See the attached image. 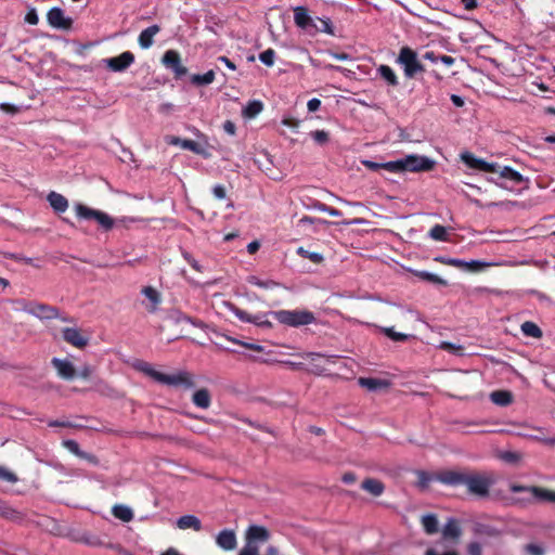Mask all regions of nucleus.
<instances>
[{"instance_id": "f257e3e1", "label": "nucleus", "mask_w": 555, "mask_h": 555, "mask_svg": "<svg viewBox=\"0 0 555 555\" xmlns=\"http://www.w3.org/2000/svg\"><path fill=\"white\" fill-rule=\"evenodd\" d=\"M461 159L465 165L472 169H476L483 172H492L495 177H492L490 181L494 182L501 188L508 189L507 182L512 185H518L525 182V178L521 173L514 170L508 166L501 167L494 163H488L485 159L476 157L470 152H464L461 154Z\"/></svg>"}, {"instance_id": "f03ea898", "label": "nucleus", "mask_w": 555, "mask_h": 555, "mask_svg": "<svg viewBox=\"0 0 555 555\" xmlns=\"http://www.w3.org/2000/svg\"><path fill=\"white\" fill-rule=\"evenodd\" d=\"M133 367L137 371L153 378L157 383L164 385L183 387L185 389L195 387V383L192 378V375L189 372H179L177 374L169 375L156 371L155 369L152 367V365L149 362L145 361H138L137 363H134Z\"/></svg>"}, {"instance_id": "7ed1b4c3", "label": "nucleus", "mask_w": 555, "mask_h": 555, "mask_svg": "<svg viewBox=\"0 0 555 555\" xmlns=\"http://www.w3.org/2000/svg\"><path fill=\"white\" fill-rule=\"evenodd\" d=\"M435 167V162L427 156L408 155L404 158L382 163V169L389 172H425L430 171Z\"/></svg>"}, {"instance_id": "20e7f679", "label": "nucleus", "mask_w": 555, "mask_h": 555, "mask_svg": "<svg viewBox=\"0 0 555 555\" xmlns=\"http://www.w3.org/2000/svg\"><path fill=\"white\" fill-rule=\"evenodd\" d=\"M269 314L279 323L291 327L309 325L317 321L314 313L305 309L270 311Z\"/></svg>"}, {"instance_id": "39448f33", "label": "nucleus", "mask_w": 555, "mask_h": 555, "mask_svg": "<svg viewBox=\"0 0 555 555\" xmlns=\"http://www.w3.org/2000/svg\"><path fill=\"white\" fill-rule=\"evenodd\" d=\"M397 62L402 66L406 78H415L417 74L425 72L424 65L417 59V53L410 47L400 49Z\"/></svg>"}, {"instance_id": "423d86ee", "label": "nucleus", "mask_w": 555, "mask_h": 555, "mask_svg": "<svg viewBox=\"0 0 555 555\" xmlns=\"http://www.w3.org/2000/svg\"><path fill=\"white\" fill-rule=\"evenodd\" d=\"M494 483L491 475L469 473L466 488L467 492L474 496L485 499L489 496L490 487Z\"/></svg>"}, {"instance_id": "0eeeda50", "label": "nucleus", "mask_w": 555, "mask_h": 555, "mask_svg": "<svg viewBox=\"0 0 555 555\" xmlns=\"http://www.w3.org/2000/svg\"><path fill=\"white\" fill-rule=\"evenodd\" d=\"M75 210L78 218L85 220H95L106 231L114 227V219L106 212L90 208L83 204H77L75 206Z\"/></svg>"}, {"instance_id": "6e6552de", "label": "nucleus", "mask_w": 555, "mask_h": 555, "mask_svg": "<svg viewBox=\"0 0 555 555\" xmlns=\"http://www.w3.org/2000/svg\"><path fill=\"white\" fill-rule=\"evenodd\" d=\"M512 433L518 437L527 438L547 446H553L555 443V438H547L543 428L519 424L514 425V430Z\"/></svg>"}, {"instance_id": "1a4fd4ad", "label": "nucleus", "mask_w": 555, "mask_h": 555, "mask_svg": "<svg viewBox=\"0 0 555 555\" xmlns=\"http://www.w3.org/2000/svg\"><path fill=\"white\" fill-rule=\"evenodd\" d=\"M509 490L514 493L529 492L539 501L555 503V490L538 486H522L517 483H511Z\"/></svg>"}, {"instance_id": "9d476101", "label": "nucleus", "mask_w": 555, "mask_h": 555, "mask_svg": "<svg viewBox=\"0 0 555 555\" xmlns=\"http://www.w3.org/2000/svg\"><path fill=\"white\" fill-rule=\"evenodd\" d=\"M166 68L173 72L176 78H180L188 73V68L182 64L180 53L176 50H168L162 59Z\"/></svg>"}, {"instance_id": "9b49d317", "label": "nucleus", "mask_w": 555, "mask_h": 555, "mask_svg": "<svg viewBox=\"0 0 555 555\" xmlns=\"http://www.w3.org/2000/svg\"><path fill=\"white\" fill-rule=\"evenodd\" d=\"M104 63L109 70L121 73L134 63V54L130 51H125L118 56L105 59Z\"/></svg>"}, {"instance_id": "f8f14e48", "label": "nucleus", "mask_w": 555, "mask_h": 555, "mask_svg": "<svg viewBox=\"0 0 555 555\" xmlns=\"http://www.w3.org/2000/svg\"><path fill=\"white\" fill-rule=\"evenodd\" d=\"M48 23L59 29H69L73 21L64 15V11L60 8H52L47 14Z\"/></svg>"}, {"instance_id": "ddd939ff", "label": "nucleus", "mask_w": 555, "mask_h": 555, "mask_svg": "<svg viewBox=\"0 0 555 555\" xmlns=\"http://www.w3.org/2000/svg\"><path fill=\"white\" fill-rule=\"evenodd\" d=\"M63 339L76 347V348H85L88 345V337L83 336L81 331L76 327H65L62 331Z\"/></svg>"}, {"instance_id": "4468645a", "label": "nucleus", "mask_w": 555, "mask_h": 555, "mask_svg": "<svg viewBox=\"0 0 555 555\" xmlns=\"http://www.w3.org/2000/svg\"><path fill=\"white\" fill-rule=\"evenodd\" d=\"M169 144L179 145L183 150L191 151L197 155H202L204 157L208 156L206 151V146L201 144L199 142H195L190 139H181L179 137H171L168 141Z\"/></svg>"}, {"instance_id": "2eb2a0df", "label": "nucleus", "mask_w": 555, "mask_h": 555, "mask_svg": "<svg viewBox=\"0 0 555 555\" xmlns=\"http://www.w3.org/2000/svg\"><path fill=\"white\" fill-rule=\"evenodd\" d=\"M51 364L56 370L57 375L65 380H72L76 377L77 372L73 363L68 360L53 358Z\"/></svg>"}, {"instance_id": "dca6fc26", "label": "nucleus", "mask_w": 555, "mask_h": 555, "mask_svg": "<svg viewBox=\"0 0 555 555\" xmlns=\"http://www.w3.org/2000/svg\"><path fill=\"white\" fill-rule=\"evenodd\" d=\"M25 310L40 319L51 320L59 318V309L46 304H31L29 308L25 307Z\"/></svg>"}, {"instance_id": "f3484780", "label": "nucleus", "mask_w": 555, "mask_h": 555, "mask_svg": "<svg viewBox=\"0 0 555 555\" xmlns=\"http://www.w3.org/2000/svg\"><path fill=\"white\" fill-rule=\"evenodd\" d=\"M141 294L147 299V302L143 304L146 311L149 313H155L158 310V306L162 304L160 293L153 286H144L141 289Z\"/></svg>"}, {"instance_id": "a211bd4d", "label": "nucleus", "mask_w": 555, "mask_h": 555, "mask_svg": "<svg viewBox=\"0 0 555 555\" xmlns=\"http://www.w3.org/2000/svg\"><path fill=\"white\" fill-rule=\"evenodd\" d=\"M468 476H469V473L457 472V470H446L439 475L438 480L444 485L453 486V487L461 486V485L466 486Z\"/></svg>"}, {"instance_id": "6ab92c4d", "label": "nucleus", "mask_w": 555, "mask_h": 555, "mask_svg": "<svg viewBox=\"0 0 555 555\" xmlns=\"http://www.w3.org/2000/svg\"><path fill=\"white\" fill-rule=\"evenodd\" d=\"M160 31V27L158 25H152L147 28L143 29L139 37L138 43L142 49H149L154 43V37Z\"/></svg>"}, {"instance_id": "aec40b11", "label": "nucleus", "mask_w": 555, "mask_h": 555, "mask_svg": "<svg viewBox=\"0 0 555 555\" xmlns=\"http://www.w3.org/2000/svg\"><path fill=\"white\" fill-rule=\"evenodd\" d=\"M217 544L224 551H232L236 546V537L232 530H222L216 539Z\"/></svg>"}, {"instance_id": "412c9836", "label": "nucleus", "mask_w": 555, "mask_h": 555, "mask_svg": "<svg viewBox=\"0 0 555 555\" xmlns=\"http://www.w3.org/2000/svg\"><path fill=\"white\" fill-rule=\"evenodd\" d=\"M47 199L53 210L57 214L65 212L68 208V201L65 196L54 191L50 192Z\"/></svg>"}, {"instance_id": "4be33fe9", "label": "nucleus", "mask_w": 555, "mask_h": 555, "mask_svg": "<svg viewBox=\"0 0 555 555\" xmlns=\"http://www.w3.org/2000/svg\"><path fill=\"white\" fill-rule=\"evenodd\" d=\"M294 21L295 24L302 29L313 27L314 25L312 18L308 14L307 9L304 7H297L294 9Z\"/></svg>"}, {"instance_id": "5701e85b", "label": "nucleus", "mask_w": 555, "mask_h": 555, "mask_svg": "<svg viewBox=\"0 0 555 555\" xmlns=\"http://www.w3.org/2000/svg\"><path fill=\"white\" fill-rule=\"evenodd\" d=\"M246 538L250 544L256 541L264 542L269 539V531L262 526L253 525L248 528Z\"/></svg>"}, {"instance_id": "b1692460", "label": "nucleus", "mask_w": 555, "mask_h": 555, "mask_svg": "<svg viewBox=\"0 0 555 555\" xmlns=\"http://www.w3.org/2000/svg\"><path fill=\"white\" fill-rule=\"evenodd\" d=\"M192 402L201 409H208L211 404V395L207 388L196 390L192 396Z\"/></svg>"}, {"instance_id": "393cba45", "label": "nucleus", "mask_w": 555, "mask_h": 555, "mask_svg": "<svg viewBox=\"0 0 555 555\" xmlns=\"http://www.w3.org/2000/svg\"><path fill=\"white\" fill-rule=\"evenodd\" d=\"M361 488L374 496H379L385 491L384 483L375 478H366L362 481Z\"/></svg>"}, {"instance_id": "a878e982", "label": "nucleus", "mask_w": 555, "mask_h": 555, "mask_svg": "<svg viewBox=\"0 0 555 555\" xmlns=\"http://www.w3.org/2000/svg\"><path fill=\"white\" fill-rule=\"evenodd\" d=\"M177 526L181 530L193 529L194 531L202 530L201 520L194 515H184L177 520Z\"/></svg>"}, {"instance_id": "bb28decb", "label": "nucleus", "mask_w": 555, "mask_h": 555, "mask_svg": "<svg viewBox=\"0 0 555 555\" xmlns=\"http://www.w3.org/2000/svg\"><path fill=\"white\" fill-rule=\"evenodd\" d=\"M462 534V529L459 521L454 518H450L442 529V535L444 539L457 540Z\"/></svg>"}, {"instance_id": "cd10ccee", "label": "nucleus", "mask_w": 555, "mask_h": 555, "mask_svg": "<svg viewBox=\"0 0 555 555\" xmlns=\"http://www.w3.org/2000/svg\"><path fill=\"white\" fill-rule=\"evenodd\" d=\"M493 403L500 406H507L513 402V393L508 390H495L490 393Z\"/></svg>"}, {"instance_id": "c85d7f7f", "label": "nucleus", "mask_w": 555, "mask_h": 555, "mask_svg": "<svg viewBox=\"0 0 555 555\" xmlns=\"http://www.w3.org/2000/svg\"><path fill=\"white\" fill-rule=\"evenodd\" d=\"M359 384L369 389V390H377L382 388H386L389 386V383L385 379L374 378V377H361L359 378Z\"/></svg>"}, {"instance_id": "c756f323", "label": "nucleus", "mask_w": 555, "mask_h": 555, "mask_svg": "<svg viewBox=\"0 0 555 555\" xmlns=\"http://www.w3.org/2000/svg\"><path fill=\"white\" fill-rule=\"evenodd\" d=\"M234 313L241 321L247 322V323H253L258 326H261V324L264 320V317H267V314L251 315L247 311L238 309V308H235ZM268 315H270V314L268 313Z\"/></svg>"}, {"instance_id": "7c9ffc66", "label": "nucleus", "mask_w": 555, "mask_h": 555, "mask_svg": "<svg viewBox=\"0 0 555 555\" xmlns=\"http://www.w3.org/2000/svg\"><path fill=\"white\" fill-rule=\"evenodd\" d=\"M377 73L389 86L397 87L399 85L398 77L393 69L388 65H380Z\"/></svg>"}, {"instance_id": "2f4dec72", "label": "nucleus", "mask_w": 555, "mask_h": 555, "mask_svg": "<svg viewBox=\"0 0 555 555\" xmlns=\"http://www.w3.org/2000/svg\"><path fill=\"white\" fill-rule=\"evenodd\" d=\"M447 266L455 267L459 269H468V270H479L483 264L480 261L472 260L470 262H466L462 259L451 258L447 261Z\"/></svg>"}, {"instance_id": "473e14b6", "label": "nucleus", "mask_w": 555, "mask_h": 555, "mask_svg": "<svg viewBox=\"0 0 555 555\" xmlns=\"http://www.w3.org/2000/svg\"><path fill=\"white\" fill-rule=\"evenodd\" d=\"M263 109V104L261 101L254 100L249 101L247 105L243 109V116L245 118H255L258 114H260Z\"/></svg>"}, {"instance_id": "72a5a7b5", "label": "nucleus", "mask_w": 555, "mask_h": 555, "mask_svg": "<svg viewBox=\"0 0 555 555\" xmlns=\"http://www.w3.org/2000/svg\"><path fill=\"white\" fill-rule=\"evenodd\" d=\"M413 274L415 276H417L418 279L429 282V283H433V284H438V285H442V286H446L448 284V282L446 280L441 279L437 274H434V273H430L427 271L415 270V271H413Z\"/></svg>"}, {"instance_id": "f704fd0d", "label": "nucleus", "mask_w": 555, "mask_h": 555, "mask_svg": "<svg viewBox=\"0 0 555 555\" xmlns=\"http://www.w3.org/2000/svg\"><path fill=\"white\" fill-rule=\"evenodd\" d=\"M422 525L428 534L438 532V519L434 514H427L422 517Z\"/></svg>"}, {"instance_id": "c9c22d12", "label": "nucleus", "mask_w": 555, "mask_h": 555, "mask_svg": "<svg viewBox=\"0 0 555 555\" xmlns=\"http://www.w3.org/2000/svg\"><path fill=\"white\" fill-rule=\"evenodd\" d=\"M0 517L9 519V520H20L22 519V515L18 511L14 509L5 502L0 500Z\"/></svg>"}, {"instance_id": "e433bc0d", "label": "nucleus", "mask_w": 555, "mask_h": 555, "mask_svg": "<svg viewBox=\"0 0 555 555\" xmlns=\"http://www.w3.org/2000/svg\"><path fill=\"white\" fill-rule=\"evenodd\" d=\"M521 332L525 336L533 338H541L543 335L541 328L531 321H526L521 324Z\"/></svg>"}, {"instance_id": "4c0bfd02", "label": "nucleus", "mask_w": 555, "mask_h": 555, "mask_svg": "<svg viewBox=\"0 0 555 555\" xmlns=\"http://www.w3.org/2000/svg\"><path fill=\"white\" fill-rule=\"evenodd\" d=\"M215 72L212 69L208 70L207 73L199 75L195 74L191 77V81L195 86H207L214 82L215 80Z\"/></svg>"}, {"instance_id": "58836bf2", "label": "nucleus", "mask_w": 555, "mask_h": 555, "mask_svg": "<svg viewBox=\"0 0 555 555\" xmlns=\"http://www.w3.org/2000/svg\"><path fill=\"white\" fill-rule=\"evenodd\" d=\"M112 512L116 518H118L122 521H126V522L132 520V518H133V513H132L131 508H129L128 506H125V505H115L113 507Z\"/></svg>"}, {"instance_id": "ea45409f", "label": "nucleus", "mask_w": 555, "mask_h": 555, "mask_svg": "<svg viewBox=\"0 0 555 555\" xmlns=\"http://www.w3.org/2000/svg\"><path fill=\"white\" fill-rule=\"evenodd\" d=\"M525 555H545V547L541 543L531 542L522 546Z\"/></svg>"}, {"instance_id": "a19ab883", "label": "nucleus", "mask_w": 555, "mask_h": 555, "mask_svg": "<svg viewBox=\"0 0 555 555\" xmlns=\"http://www.w3.org/2000/svg\"><path fill=\"white\" fill-rule=\"evenodd\" d=\"M429 236L435 241L447 242L448 233L446 227L441 224H435L429 231Z\"/></svg>"}, {"instance_id": "79ce46f5", "label": "nucleus", "mask_w": 555, "mask_h": 555, "mask_svg": "<svg viewBox=\"0 0 555 555\" xmlns=\"http://www.w3.org/2000/svg\"><path fill=\"white\" fill-rule=\"evenodd\" d=\"M297 254L302 258L309 259L313 263H321L324 260V257L320 253L309 251L304 247H299L297 249Z\"/></svg>"}, {"instance_id": "37998d69", "label": "nucleus", "mask_w": 555, "mask_h": 555, "mask_svg": "<svg viewBox=\"0 0 555 555\" xmlns=\"http://www.w3.org/2000/svg\"><path fill=\"white\" fill-rule=\"evenodd\" d=\"M382 332L393 341H405L409 339V335L396 332L393 327H383Z\"/></svg>"}, {"instance_id": "c03bdc74", "label": "nucleus", "mask_w": 555, "mask_h": 555, "mask_svg": "<svg viewBox=\"0 0 555 555\" xmlns=\"http://www.w3.org/2000/svg\"><path fill=\"white\" fill-rule=\"evenodd\" d=\"M320 25L315 24L313 27L317 31L334 35L333 25L330 18H318Z\"/></svg>"}, {"instance_id": "a18cd8bd", "label": "nucleus", "mask_w": 555, "mask_h": 555, "mask_svg": "<svg viewBox=\"0 0 555 555\" xmlns=\"http://www.w3.org/2000/svg\"><path fill=\"white\" fill-rule=\"evenodd\" d=\"M275 51L271 48L264 50L259 54V60L267 66L274 64Z\"/></svg>"}, {"instance_id": "49530a36", "label": "nucleus", "mask_w": 555, "mask_h": 555, "mask_svg": "<svg viewBox=\"0 0 555 555\" xmlns=\"http://www.w3.org/2000/svg\"><path fill=\"white\" fill-rule=\"evenodd\" d=\"M311 137L320 145L326 144L330 140V133L325 130H315L311 132Z\"/></svg>"}, {"instance_id": "de8ad7c7", "label": "nucleus", "mask_w": 555, "mask_h": 555, "mask_svg": "<svg viewBox=\"0 0 555 555\" xmlns=\"http://www.w3.org/2000/svg\"><path fill=\"white\" fill-rule=\"evenodd\" d=\"M501 460L505 461L506 463L515 464L518 463L521 460V455L517 452L513 451H505L501 453L500 455Z\"/></svg>"}, {"instance_id": "09e8293b", "label": "nucleus", "mask_w": 555, "mask_h": 555, "mask_svg": "<svg viewBox=\"0 0 555 555\" xmlns=\"http://www.w3.org/2000/svg\"><path fill=\"white\" fill-rule=\"evenodd\" d=\"M0 479L14 483L17 481V476L5 467L0 466Z\"/></svg>"}, {"instance_id": "8fccbe9b", "label": "nucleus", "mask_w": 555, "mask_h": 555, "mask_svg": "<svg viewBox=\"0 0 555 555\" xmlns=\"http://www.w3.org/2000/svg\"><path fill=\"white\" fill-rule=\"evenodd\" d=\"M64 444L74 454L85 457V453L80 451L79 444L75 440H67Z\"/></svg>"}, {"instance_id": "3c124183", "label": "nucleus", "mask_w": 555, "mask_h": 555, "mask_svg": "<svg viewBox=\"0 0 555 555\" xmlns=\"http://www.w3.org/2000/svg\"><path fill=\"white\" fill-rule=\"evenodd\" d=\"M183 258L188 261V263L196 271L202 272V266L198 263V261L188 251H184Z\"/></svg>"}, {"instance_id": "603ef678", "label": "nucleus", "mask_w": 555, "mask_h": 555, "mask_svg": "<svg viewBox=\"0 0 555 555\" xmlns=\"http://www.w3.org/2000/svg\"><path fill=\"white\" fill-rule=\"evenodd\" d=\"M467 553L469 555H482V547L478 542H470L467 545Z\"/></svg>"}, {"instance_id": "864d4df0", "label": "nucleus", "mask_w": 555, "mask_h": 555, "mask_svg": "<svg viewBox=\"0 0 555 555\" xmlns=\"http://www.w3.org/2000/svg\"><path fill=\"white\" fill-rule=\"evenodd\" d=\"M25 22L29 25H37L39 22L38 14L35 9L29 10L25 15Z\"/></svg>"}, {"instance_id": "5fc2aeb1", "label": "nucleus", "mask_w": 555, "mask_h": 555, "mask_svg": "<svg viewBox=\"0 0 555 555\" xmlns=\"http://www.w3.org/2000/svg\"><path fill=\"white\" fill-rule=\"evenodd\" d=\"M212 194L218 199H224L227 196L225 188L221 184H217L212 188Z\"/></svg>"}, {"instance_id": "6e6d98bb", "label": "nucleus", "mask_w": 555, "mask_h": 555, "mask_svg": "<svg viewBox=\"0 0 555 555\" xmlns=\"http://www.w3.org/2000/svg\"><path fill=\"white\" fill-rule=\"evenodd\" d=\"M238 555H258V547L248 543L241 550Z\"/></svg>"}, {"instance_id": "4d7b16f0", "label": "nucleus", "mask_w": 555, "mask_h": 555, "mask_svg": "<svg viewBox=\"0 0 555 555\" xmlns=\"http://www.w3.org/2000/svg\"><path fill=\"white\" fill-rule=\"evenodd\" d=\"M250 283L258 286V287H261V288H268L270 285H275L274 282H270V281H261L255 276H253L250 279Z\"/></svg>"}, {"instance_id": "13d9d810", "label": "nucleus", "mask_w": 555, "mask_h": 555, "mask_svg": "<svg viewBox=\"0 0 555 555\" xmlns=\"http://www.w3.org/2000/svg\"><path fill=\"white\" fill-rule=\"evenodd\" d=\"M223 130L230 134V135H234L236 133V126L233 121L231 120H225L224 124H223Z\"/></svg>"}, {"instance_id": "bf43d9fd", "label": "nucleus", "mask_w": 555, "mask_h": 555, "mask_svg": "<svg viewBox=\"0 0 555 555\" xmlns=\"http://www.w3.org/2000/svg\"><path fill=\"white\" fill-rule=\"evenodd\" d=\"M320 106H321V101L317 98L309 100L307 103V107H308L309 112H315L320 108Z\"/></svg>"}, {"instance_id": "052dcab7", "label": "nucleus", "mask_w": 555, "mask_h": 555, "mask_svg": "<svg viewBox=\"0 0 555 555\" xmlns=\"http://www.w3.org/2000/svg\"><path fill=\"white\" fill-rule=\"evenodd\" d=\"M460 2L467 11H473L478 7L477 0H460Z\"/></svg>"}, {"instance_id": "680f3d73", "label": "nucleus", "mask_w": 555, "mask_h": 555, "mask_svg": "<svg viewBox=\"0 0 555 555\" xmlns=\"http://www.w3.org/2000/svg\"><path fill=\"white\" fill-rule=\"evenodd\" d=\"M362 164L365 168H367L372 171H377V170L382 169V163H375L372 160H363Z\"/></svg>"}, {"instance_id": "e2e57ef3", "label": "nucleus", "mask_w": 555, "mask_h": 555, "mask_svg": "<svg viewBox=\"0 0 555 555\" xmlns=\"http://www.w3.org/2000/svg\"><path fill=\"white\" fill-rule=\"evenodd\" d=\"M10 259H13V260H15V261H23V262H24V263H26V264L34 266V262H33V259H31V258L24 257V256H21V255L11 254V255H10Z\"/></svg>"}, {"instance_id": "0e129e2a", "label": "nucleus", "mask_w": 555, "mask_h": 555, "mask_svg": "<svg viewBox=\"0 0 555 555\" xmlns=\"http://www.w3.org/2000/svg\"><path fill=\"white\" fill-rule=\"evenodd\" d=\"M439 54H436L434 51H427L424 53L423 59L428 60L433 63L439 62Z\"/></svg>"}, {"instance_id": "69168bd1", "label": "nucleus", "mask_w": 555, "mask_h": 555, "mask_svg": "<svg viewBox=\"0 0 555 555\" xmlns=\"http://www.w3.org/2000/svg\"><path fill=\"white\" fill-rule=\"evenodd\" d=\"M439 62L444 64L446 66H452L455 63V59L450 55H440Z\"/></svg>"}, {"instance_id": "338daca9", "label": "nucleus", "mask_w": 555, "mask_h": 555, "mask_svg": "<svg viewBox=\"0 0 555 555\" xmlns=\"http://www.w3.org/2000/svg\"><path fill=\"white\" fill-rule=\"evenodd\" d=\"M218 60L222 62L228 68L235 70L236 65L227 56H219Z\"/></svg>"}, {"instance_id": "774afa93", "label": "nucleus", "mask_w": 555, "mask_h": 555, "mask_svg": "<svg viewBox=\"0 0 555 555\" xmlns=\"http://www.w3.org/2000/svg\"><path fill=\"white\" fill-rule=\"evenodd\" d=\"M341 480L347 485L353 483L356 481V475L353 473H345Z\"/></svg>"}]
</instances>
